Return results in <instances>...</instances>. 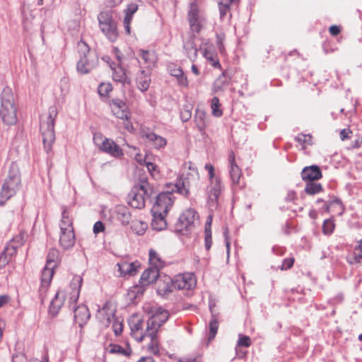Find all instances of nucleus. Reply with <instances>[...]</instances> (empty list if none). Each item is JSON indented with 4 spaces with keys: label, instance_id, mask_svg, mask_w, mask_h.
I'll list each match as a JSON object with an SVG mask.
<instances>
[{
    "label": "nucleus",
    "instance_id": "9b49d317",
    "mask_svg": "<svg viewBox=\"0 0 362 362\" xmlns=\"http://www.w3.org/2000/svg\"><path fill=\"white\" fill-rule=\"evenodd\" d=\"M175 288L192 291L197 286V277L192 272H185L175 275L173 278Z\"/></svg>",
    "mask_w": 362,
    "mask_h": 362
},
{
    "label": "nucleus",
    "instance_id": "4468645a",
    "mask_svg": "<svg viewBox=\"0 0 362 362\" xmlns=\"http://www.w3.org/2000/svg\"><path fill=\"white\" fill-rule=\"evenodd\" d=\"M229 173L233 185L242 187L241 180L243 179L242 170L235 162V153L230 151L228 154Z\"/></svg>",
    "mask_w": 362,
    "mask_h": 362
},
{
    "label": "nucleus",
    "instance_id": "79ce46f5",
    "mask_svg": "<svg viewBox=\"0 0 362 362\" xmlns=\"http://www.w3.org/2000/svg\"><path fill=\"white\" fill-rule=\"evenodd\" d=\"M221 103L218 97H214L211 101V113L214 117H219L223 115V110L220 108Z\"/></svg>",
    "mask_w": 362,
    "mask_h": 362
},
{
    "label": "nucleus",
    "instance_id": "bf43d9fd",
    "mask_svg": "<svg viewBox=\"0 0 362 362\" xmlns=\"http://www.w3.org/2000/svg\"><path fill=\"white\" fill-rule=\"evenodd\" d=\"M192 117V112L189 109L184 107L180 112V118L183 122H187Z\"/></svg>",
    "mask_w": 362,
    "mask_h": 362
},
{
    "label": "nucleus",
    "instance_id": "f704fd0d",
    "mask_svg": "<svg viewBox=\"0 0 362 362\" xmlns=\"http://www.w3.org/2000/svg\"><path fill=\"white\" fill-rule=\"evenodd\" d=\"M65 299L61 296V293L57 292L54 298L52 299L49 305V312L53 315H57L63 305L64 304Z\"/></svg>",
    "mask_w": 362,
    "mask_h": 362
},
{
    "label": "nucleus",
    "instance_id": "39448f33",
    "mask_svg": "<svg viewBox=\"0 0 362 362\" xmlns=\"http://www.w3.org/2000/svg\"><path fill=\"white\" fill-rule=\"evenodd\" d=\"M100 31L112 42L117 40L119 33L117 23L110 11H101L98 16Z\"/></svg>",
    "mask_w": 362,
    "mask_h": 362
},
{
    "label": "nucleus",
    "instance_id": "a19ab883",
    "mask_svg": "<svg viewBox=\"0 0 362 362\" xmlns=\"http://www.w3.org/2000/svg\"><path fill=\"white\" fill-rule=\"evenodd\" d=\"M153 156H151V158L148 159V161H146V163L145 164V165L146 166L148 172L150 173V174L151 175V176L153 177H154L155 179H157L158 177H160V170L158 167V165L153 163Z\"/></svg>",
    "mask_w": 362,
    "mask_h": 362
},
{
    "label": "nucleus",
    "instance_id": "58836bf2",
    "mask_svg": "<svg viewBox=\"0 0 362 362\" xmlns=\"http://www.w3.org/2000/svg\"><path fill=\"white\" fill-rule=\"evenodd\" d=\"M148 228V224L141 220H134L132 222L131 228L137 235H143Z\"/></svg>",
    "mask_w": 362,
    "mask_h": 362
},
{
    "label": "nucleus",
    "instance_id": "e433bc0d",
    "mask_svg": "<svg viewBox=\"0 0 362 362\" xmlns=\"http://www.w3.org/2000/svg\"><path fill=\"white\" fill-rule=\"evenodd\" d=\"M184 49L191 61H194L197 57V49L193 40H189L184 45Z\"/></svg>",
    "mask_w": 362,
    "mask_h": 362
},
{
    "label": "nucleus",
    "instance_id": "72a5a7b5",
    "mask_svg": "<svg viewBox=\"0 0 362 362\" xmlns=\"http://www.w3.org/2000/svg\"><path fill=\"white\" fill-rule=\"evenodd\" d=\"M152 228L156 230H162L165 229L167 227V221L165 220V216L167 214L152 213Z\"/></svg>",
    "mask_w": 362,
    "mask_h": 362
},
{
    "label": "nucleus",
    "instance_id": "0e129e2a",
    "mask_svg": "<svg viewBox=\"0 0 362 362\" xmlns=\"http://www.w3.org/2000/svg\"><path fill=\"white\" fill-rule=\"evenodd\" d=\"M223 83L221 81V80L218 79L216 80L212 87V91L214 93H218L219 91H221L223 90Z\"/></svg>",
    "mask_w": 362,
    "mask_h": 362
},
{
    "label": "nucleus",
    "instance_id": "5fc2aeb1",
    "mask_svg": "<svg viewBox=\"0 0 362 362\" xmlns=\"http://www.w3.org/2000/svg\"><path fill=\"white\" fill-rule=\"evenodd\" d=\"M238 345L240 346L249 347L251 345V340L248 336H240Z\"/></svg>",
    "mask_w": 362,
    "mask_h": 362
},
{
    "label": "nucleus",
    "instance_id": "9d476101",
    "mask_svg": "<svg viewBox=\"0 0 362 362\" xmlns=\"http://www.w3.org/2000/svg\"><path fill=\"white\" fill-rule=\"evenodd\" d=\"M95 143L99 146L100 149L115 158L123 156L122 148L113 140L103 138L101 134H95L93 137Z\"/></svg>",
    "mask_w": 362,
    "mask_h": 362
},
{
    "label": "nucleus",
    "instance_id": "a878e982",
    "mask_svg": "<svg viewBox=\"0 0 362 362\" xmlns=\"http://www.w3.org/2000/svg\"><path fill=\"white\" fill-rule=\"evenodd\" d=\"M114 218L123 226L129 224L132 216L129 209L123 205H118L114 211Z\"/></svg>",
    "mask_w": 362,
    "mask_h": 362
},
{
    "label": "nucleus",
    "instance_id": "cd10ccee",
    "mask_svg": "<svg viewBox=\"0 0 362 362\" xmlns=\"http://www.w3.org/2000/svg\"><path fill=\"white\" fill-rule=\"evenodd\" d=\"M175 288L173 279L169 277L160 280L157 284V293L161 296H166Z\"/></svg>",
    "mask_w": 362,
    "mask_h": 362
},
{
    "label": "nucleus",
    "instance_id": "c03bdc74",
    "mask_svg": "<svg viewBox=\"0 0 362 362\" xmlns=\"http://www.w3.org/2000/svg\"><path fill=\"white\" fill-rule=\"evenodd\" d=\"M218 329V321L216 318H214L209 322V334L208 340L210 341L213 340Z\"/></svg>",
    "mask_w": 362,
    "mask_h": 362
},
{
    "label": "nucleus",
    "instance_id": "ea45409f",
    "mask_svg": "<svg viewBox=\"0 0 362 362\" xmlns=\"http://www.w3.org/2000/svg\"><path fill=\"white\" fill-rule=\"evenodd\" d=\"M295 140L302 146V148L305 150L307 146L312 145L313 136L310 134H299L296 136Z\"/></svg>",
    "mask_w": 362,
    "mask_h": 362
},
{
    "label": "nucleus",
    "instance_id": "6ab92c4d",
    "mask_svg": "<svg viewBox=\"0 0 362 362\" xmlns=\"http://www.w3.org/2000/svg\"><path fill=\"white\" fill-rule=\"evenodd\" d=\"M138 56L141 59L139 63H142L145 66L146 69L151 70L156 66L158 57L155 51L140 49L138 51Z\"/></svg>",
    "mask_w": 362,
    "mask_h": 362
},
{
    "label": "nucleus",
    "instance_id": "c756f323",
    "mask_svg": "<svg viewBox=\"0 0 362 362\" xmlns=\"http://www.w3.org/2000/svg\"><path fill=\"white\" fill-rule=\"evenodd\" d=\"M138 6L136 4H129L125 10V16L124 18V26L127 34L131 33V23L134 14L137 11Z\"/></svg>",
    "mask_w": 362,
    "mask_h": 362
},
{
    "label": "nucleus",
    "instance_id": "6e6552de",
    "mask_svg": "<svg viewBox=\"0 0 362 362\" xmlns=\"http://www.w3.org/2000/svg\"><path fill=\"white\" fill-rule=\"evenodd\" d=\"M83 284V279L81 276L76 275L73 277L69 285L58 292L61 293V296L67 300L69 307H74L77 302L81 288Z\"/></svg>",
    "mask_w": 362,
    "mask_h": 362
},
{
    "label": "nucleus",
    "instance_id": "412c9836",
    "mask_svg": "<svg viewBox=\"0 0 362 362\" xmlns=\"http://www.w3.org/2000/svg\"><path fill=\"white\" fill-rule=\"evenodd\" d=\"M116 266L117 267L119 276L124 277L126 276H134L137 273V269L140 267L139 262H128L127 261H122L118 262Z\"/></svg>",
    "mask_w": 362,
    "mask_h": 362
},
{
    "label": "nucleus",
    "instance_id": "393cba45",
    "mask_svg": "<svg viewBox=\"0 0 362 362\" xmlns=\"http://www.w3.org/2000/svg\"><path fill=\"white\" fill-rule=\"evenodd\" d=\"M322 176L321 170L317 165L305 167L301 172L302 180L307 182L318 180Z\"/></svg>",
    "mask_w": 362,
    "mask_h": 362
},
{
    "label": "nucleus",
    "instance_id": "5701e85b",
    "mask_svg": "<svg viewBox=\"0 0 362 362\" xmlns=\"http://www.w3.org/2000/svg\"><path fill=\"white\" fill-rule=\"evenodd\" d=\"M148 263L150 267L155 268L159 272L165 266V261L160 252L154 248L148 250Z\"/></svg>",
    "mask_w": 362,
    "mask_h": 362
},
{
    "label": "nucleus",
    "instance_id": "13d9d810",
    "mask_svg": "<svg viewBox=\"0 0 362 362\" xmlns=\"http://www.w3.org/2000/svg\"><path fill=\"white\" fill-rule=\"evenodd\" d=\"M132 337L137 341H142L146 337V332L144 333L142 329L131 332Z\"/></svg>",
    "mask_w": 362,
    "mask_h": 362
},
{
    "label": "nucleus",
    "instance_id": "de8ad7c7",
    "mask_svg": "<svg viewBox=\"0 0 362 362\" xmlns=\"http://www.w3.org/2000/svg\"><path fill=\"white\" fill-rule=\"evenodd\" d=\"M334 228V223L330 219H327L324 221L322 225V230L325 234H330L332 233Z\"/></svg>",
    "mask_w": 362,
    "mask_h": 362
},
{
    "label": "nucleus",
    "instance_id": "2f4dec72",
    "mask_svg": "<svg viewBox=\"0 0 362 362\" xmlns=\"http://www.w3.org/2000/svg\"><path fill=\"white\" fill-rule=\"evenodd\" d=\"M112 70V78L116 82L124 83L129 82V78L126 70L120 65L110 66Z\"/></svg>",
    "mask_w": 362,
    "mask_h": 362
},
{
    "label": "nucleus",
    "instance_id": "7ed1b4c3",
    "mask_svg": "<svg viewBox=\"0 0 362 362\" xmlns=\"http://www.w3.org/2000/svg\"><path fill=\"white\" fill-rule=\"evenodd\" d=\"M57 115V108L55 107H50L47 114L45 115L42 118L40 131L44 148L47 152H49L52 150V145L55 141L54 127Z\"/></svg>",
    "mask_w": 362,
    "mask_h": 362
},
{
    "label": "nucleus",
    "instance_id": "f257e3e1",
    "mask_svg": "<svg viewBox=\"0 0 362 362\" xmlns=\"http://www.w3.org/2000/svg\"><path fill=\"white\" fill-rule=\"evenodd\" d=\"M59 243L64 250L73 247L76 242L73 218L71 212L66 209L62 211V218L59 223Z\"/></svg>",
    "mask_w": 362,
    "mask_h": 362
},
{
    "label": "nucleus",
    "instance_id": "423d86ee",
    "mask_svg": "<svg viewBox=\"0 0 362 362\" xmlns=\"http://www.w3.org/2000/svg\"><path fill=\"white\" fill-rule=\"evenodd\" d=\"M151 189L147 181L141 182L133 187L129 195V204L135 209H142L145 206L146 197L149 196Z\"/></svg>",
    "mask_w": 362,
    "mask_h": 362
},
{
    "label": "nucleus",
    "instance_id": "6e6d98bb",
    "mask_svg": "<svg viewBox=\"0 0 362 362\" xmlns=\"http://www.w3.org/2000/svg\"><path fill=\"white\" fill-rule=\"evenodd\" d=\"M204 168L208 171L209 176V180L210 182H212L214 180V179L217 178L218 177L215 176V168L214 165L211 163H206L204 166Z\"/></svg>",
    "mask_w": 362,
    "mask_h": 362
},
{
    "label": "nucleus",
    "instance_id": "a211bd4d",
    "mask_svg": "<svg viewBox=\"0 0 362 362\" xmlns=\"http://www.w3.org/2000/svg\"><path fill=\"white\" fill-rule=\"evenodd\" d=\"M109 105L112 114L118 119L127 118V117L131 116V112L128 106L121 99L115 98L111 100Z\"/></svg>",
    "mask_w": 362,
    "mask_h": 362
},
{
    "label": "nucleus",
    "instance_id": "4be33fe9",
    "mask_svg": "<svg viewBox=\"0 0 362 362\" xmlns=\"http://www.w3.org/2000/svg\"><path fill=\"white\" fill-rule=\"evenodd\" d=\"M151 70H140L136 76V87L142 92L146 91L151 83Z\"/></svg>",
    "mask_w": 362,
    "mask_h": 362
},
{
    "label": "nucleus",
    "instance_id": "37998d69",
    "mask_svg": "<svg viewBox=\"0 0 362 362\" xmlns=\"http://www.w3.org/2000/svg\"><path fill=\"white\" fill-rule=\"evenodd\" d=\"M236 0H221L218 3L220 17L223 19L230 10V4Z\"/></svg>",
    "mask_w": 362,
    "mask_h": 362
},
{
    "label": "nucleus",
    "instance_id": "1a4fd4ad",
    "mask_svg": "<svg viewBox=\"0 0 362 362\" xmlns=\"http://www.w3.org/2000/svg\"><path fill=\"white\" fill-rule=\"evenodd\" d=\"M187 20L192 32L199 33L203 28L206 19L197 3L192 2L190 4L187 13Z\"/></svg>",
    "mask_w": 362,
    "mask_h": 362
},
{
    "label": "nucleus",
    "instance_id": "4c0bfd02",
    "mask_svg": "<svg viewBox=\"0 0 362 362\" xmlns=\"http://www.w3.org/2000/svg\"><path fill=\"white\" fill-rule=\"evenodd\" d=\"M323 190V187L321 184L313 182H308L305 185L304 191L307 194L314 195L320 193Z\"/></svg>",
    "mask_w": 362,
    "mask_h": 362
},
{
    "label": "nucleus",
    "instance_id": "0eeeda50",
    "mask_svg": "<svg viewBox=\"0 0 362 362\" xmlns=\"http://www.w3.org/2000/svg\"><path fill=\"white\" fill-rule=\"evenodd\" d=\"M199 214L192 209H186L180 216L176 223V230L182 235H187L194 231Z\"/></svg>",
    "mask_w": 362,
    "mask_h": 362
},
{
    "label": "nucleus",
    "instance_id": "e2e57ef3",
    "mask_svg": "<svg viewBox=\"0 0 362 362\" xmlns=\"http://www.w3.org/2000/svg\"><path fill=\"white\" fill-rule=\"evenodd\" d=\"M170 74L177 78L183 74V71L179 66H174L173 67H170Z\"/></svg>",
    "mask_w": 362,
    "mask_h": 362
},
{
    "label": "nucleus",
    "instance_id": "473e14b6",
    "mask_svg": "<svg viewBox=\"0 0 362 362\" xmlns=\"http://www.w3.org/2000/svg\"><path fill=\"white\" fill-rule=\"evenodd\" d=\"M52 278L53 276H49V278H45V274H42L41 275L40 286L39 288V296L40 298L42 303H44V301L47 298V293Z\"/></svg>",
    "mask_w": 362,
    "mask_h": 362
},
{
    "label": "nucleus",
    "instance_id": "c9c22d12",
    "mask_svg": "<svg viewBox=\"0 0 362 362\" xmlns=\"http://www.w3.org/2000/svg\"><path fill=\"white\" fill-rule=\"evenodd\" d=\"M203 56L207 59L212 66L216 69H221V65L218 61L217 54L205 49L203 51Z\"/></svg>",
    "mask_w": 362,
    "mask_h": 362
},
{
    "label": "nucleus",
    "instance_id": "3c124183",
    "mask_svg": "<svg viewBox=\"0 0 362 362\" xmlns=\"http://www.w3.org/2000/svg\"><path fill=\"white\" fill-rule=\"evenodd\" d=\"M152 156L151 153H146L144 156H143L141 153H136L135 155V160L140 165H145L146 161Z\"/></svg>",
    "mask_w": 362,
    "mask_h": 362
},
{
    "label": "nucleus",
    "instance_id": "ddd939ff",
    "mask_svg": "<svg viewBox=\"0 0 362 362\" xmlns=\"http://www.w3.org/2000/svg\"><path fill=\"white\" fill-rule=\"evenodd\" d=\"M60 261L59 251L55 248L49 250L47 257L46 265L42 272V274H45V278L54 276V269L58 267Z\"/></svg>",
    "mask_w": 362,
    "mask_h": 362
},
{
    "label": "nucleus",
    "instance_id": "680f3d73",
    "mask_svg": "<svg viewBox=\"0 0 362 362\" xmlns=\"http://www.w3.org/2000/svg\"><path fill=\"white\" fill-rule=\"evenodd\" d=\"M351 134H352V131L349 128L343 129L342 130H341V132L339 133L340 139L342 141L349 139L351 137Z\"/></svg>",
    "mask_w": 362,
    "mask_h": 362
},
{
    "label": "nucleus",
    "instance_id": "aec40b11",
    "mask_svg": "<svg viewBox=\"0 0 362 362\" xmlns=\"http://www.w3.org/2000/svg\"><path fill=\"white\" fill-rule=\"evenodd\" d=\"M141 137L144 139H146V141L156 149L164 148L167 145L166 139L149 130L142 129L141 132Z\"/></svg>",
    "mask_w": 362,
    "mask_h": 362
},
{
    "label": "nucleus",
    "instance_id": "338daca9",
    "mask_svg": "<svg viewBox=\"0 0 362 362\" xmlns=\"http://www.w3.org/2000/svg\"><path fill=\"white\" fill-rule=\"evenodd\" d=\"M205 235L204 242H205V247L207 250H209L211 245H212V236L209 232H207V234Z\"/></svg>",
    "mask_w": 362,
    "mask_h": 362
},
{
    "label": "nucleus",
    "instance_id": "603ef678",
    "mask_svg": "<svg viewBox=\"0 0 362 362\" xmlns=\"http://www.w3.org/2000/svg\"><path fill=\"white\" fill-rule=\"evenodd\" d=\"M17 246L15 245L14 242H11L4 249L6 254L11 259V257L16 253Z\"/></svg>",
    "mask_w": 362,
    "mask_h": 362
},
{
    "label": "nucleus",
    "instance_id": "bb28decb",
    "mask_svg": "<svg viewBox=\"0 0 362 362\" xmlns=\"http://www.w3.org/2000/svg\"><path fill=\"white\" fill-rule=\"evenodd\" d=\"M90 316L88 307L85 305H78L74 310V318L76 322L82 327L89 320Z\"/></svg>",
    "mask_w": 362,
    "mask_h": 362
},
{
    "label": "nucleus",
    "instance_id": "774afa93",
    "mask_svg": "<svg viewBox=\"0 0 362 362\" xmlns=\"http://www.w3.org/2000/svg\"><path fill=\"white\" fill-rule=\"evenodd\" d=\"M178 81V83L180 86L183 87H188V80L187 77L184 74V73L179 77L177 78Z\"/></svg>",
    "mask_w": 362,
    "mask_h": 362
},
{
    "label": "nucleus",
    "instance_id": "20e7f679",
    "mask_svg": "<svg viewBox=\"0 0 362 362\" xmlns=\"http://www.w3.org/2000/svg\"><path fill=\"white\" fill-rule=\"evenodd\" d=\"M16 107L14 100L9 88H5L1 95V107L0 116L3 122L6 124H13L16 122Z\"/></svg>",
    "mask_w": 362,
    "mask_h": 362
},
{
    "label": "nucleus",
    "instance_id": "052dcab7",
    "mask_svg": "<svg viewBox=\"0 0 362 362\" xmlns=\"http://www.w3.org/2000/svg\"><path fill=\"white\" fill-rule=\"evenodd\" d=\"M78 51L81 53H83V55L89 54V47L86 42L83 40H80L78 42Z\"/></svg>",
    "mask_w": 362,
    "mask_h": 362
},
{
    "label": "nucleus",
    "instance_id": "f03ea898",
    "mask_svg": "<svg viewBox=\"0 0 362 362\" xmlns=\"http://www.w3.org/2000/svg\"><path fill=\"white\" fill-rule=\"evenodd\" d=\"M21 187V168L17 163H12L9 168L8 177L0 191V197L4 199V201H0V205H4V202L13 196Z\"/></svg>",
    "mask_w": 362,
    "mask_h": 362
},
{
    "label": "nucleus",
    "instance_id": "09e8293b",
    "mask_svg": "<svg viewBox=\"0 0 362 362\" xmlns=\"http://www.w3.org/2000/svg\"><path fill=\"white\" fill-rule=\"evenodd\" d=\"M122 120L124 128L129 132L133 133L134 132V127L131 121V116L127 117V118H120Z\"/></svg>",
    "mask_w": 362,
    "mask_h": 362
},
{
    "label": "nucleus",
    "instance_id": "7c9ffc66",
    "mask_svg": "<svg viewBox=\"0 0 362 362\" xmlns=\"http://www.w3.org/2000/svg\"><path fill=\"white\" fill-rule=\"evenodd\" d=\"M93 67L94 62L87 54L83 55L77 64V70L82 74L89 73Z\"/></svg>",
    "mask_w": 362,
    "mask_h": 362
},
{
    "label": "nucleus",
    "instance_id": "49530a36",
    "mask_svg": "<svg viewBox=\"0 0 362 362\" xmlns=\"http://www.w3.org/2000/svg\"><path fill=\"white\" fill-rule=\"evenodd\" d=\"M112 328L115 335H119L122 333L123 330V323L122 321L119 320L117 318L114 317V315L112 316Z\"/></svg>",
    "mask_w": 362,
    "mask_h": 362
},
{
    "label": "nucleus",
    "instance_id": "b1692460",
    "mask_svg": "<svg viewBox=\"0 0 362 362\" xmlns=\"http://www.w3.org/2000/svg\"><path fill=\"white\" fill-rule=\"evenodd\" d=\"M160 275V272L155 268L148 267L141 275L139 284L141 286H148L154 284Z\"/></svg>",
    "mask_w": 362,
    "mask_h": 362
},
{
    "label": "nucleus",
    "instance_id": "c85d7f7f",
    "mask_svg": "<svg viewBox=\"0 0 362 362\" xmlns=\"http://www.w3.org/2000/svg\"><path fill=\"white\" fill-rule=\"evenodd\" d=\"M106 350L110 354H119L125 356H129L132 354V349L128 343L126 344L124 347L119 344H110L107 346Z\"/></svg>",
    "mask_w": 362,
    "mask_h": 362
},
{
    "label": "nucleus",
    "instance_id": "864d4df0",
    "mask_svg": "<svg viewBox=\"0 0 362 362\" xmlns=\"http://www.w3.org/2000/svg\"><path fill=\"white\" fill-rule=\"evenodd\" d=\"M294 262H295V259L293 257H289V258L284 259L282 262L281 269V270H287V269H291L293 267Z\"/></svg>",
    "mask_w": 362,
    "mask_h": 362
},
{
    "label": "nucleus",
    "instance_id": "8fccbe9b",
    "mask_svg": "<svg viewBox=\"0 0 362 362\" xmlns=\"http://www.w3.org/2000/svg\"><path fill=\"white\" fill-rule=\"evenodd\" d=\"M354 262L360 263L362 262V240L359 245L354 250Z\"/></svg>",
    "mask_w": 362,
    "mask_h": 362
},
{
    "label": "nucleus",
    "instance_id": "f3484780",
    "mask_svg": "<svg viewBox=\"0 0 362 362\" xmlns=\"http://www.w3.org/2000/svg\"><path fill=\"white\" fill-rule=\"evenodd\" d=\"M168 317L169 314L167 310L160 308L156 309L148 319L146 329H153V328L158 332L160 327L168 320Z\"/></svg>",
    "mask_w": 362,
    "mask_h": 362
},
{
    "label": "nucleus",
    "instance_id": "f8f14e48",
    "mask_svg": "<svg viewBox=\"0 0 362 362\" xmlns=\"http://www.w3.org/2000/svg\"><path fill=\"white\" fill-rule=\"evenodd\" d=\"M174 201L175 197L172 193H160L156 197V201L152 207L151 212L168 214L169 210L173 206Z\"/></svg>",
    "mask_w": 362,
    "mask_h": 362
},
{
    "label": "nucleus",
    "instance_id": "dca6fc26",
    "mask_svg": "<svg viewBox=\"0 0 362 362\" xmlns=\"http://www.w3.org/2000/svg\"><path fill=\"white\" fill-rule=\"evenodd\" d=\"M144 341H145L146 349L149 353L154 355L159 354L160 344L158 337V332H156V329H146V337Z\"/></svg>",
    "mask_w": 362,
    "mask_h": 362
},
{
    "label": "nucleus",
    "instance_id": "69168bd1",
    "mask_svg": "<svg viewBox=\"0 0 362 362\" xmlns=\"http://www.w3.org/2000/svg\"><path fill=\"white\" fill-rule=\"evenodd\" d=\"M105 230V226L101 221H97L95 223L93 226V232L95 234H98L100 232H103Z\"/></svg>",
    "mask_w": 362,
    "mask_h": 362
},
{
    "label": "nucleus",
    "instance_id": "a18cd8bd",
    "mask_svg": "<svg viewBox=\"0 0 362 362\" xmlns=\"http://www.w3.org/2000/svg\"><path fill=\"white\" fill-rule=\"evenodd\" d=\"M112 90V86L110 83H101L98 88V93L101 96H107Z\"/></svg>",
    "mask_w": 362,
    "mask_h": 362
},
{
    "label": "nucleus",
    "instance_id": "4d7b16f0",
    "mask_svg": "<svg viewBox=\"0 0 362 362\" xmlns=\"http://www.w3.org/2000/svg\"><path fill=\"white\" fill-rule=\"evenodd\" d=\"M204 168L208 171L209 176V180L210 182H212L214 180V179L217 178L218 177L215 176V168L214 165L211 163H206L204 166Z\"/></svg>",
    "mask_w": 362,
    "mask_h": 362
},
{
    "label": "nucleus",
    "instance_id": "2eb2a0df",
    "mask_svg": "<svg viewBox=\"0 0 362 362\" xmlns=\"http://www.w3.org/2000/svg\"><path fill=\"white\" fill-rule=\"evenodd\" d=\"M221 190L222 185L220 177H217L214 181L210 182L206 189L207 203L210 207L216 206Z\"/></svg>",
    "mask_w": 362,
    "mask_h": 362
}]
</instances>
